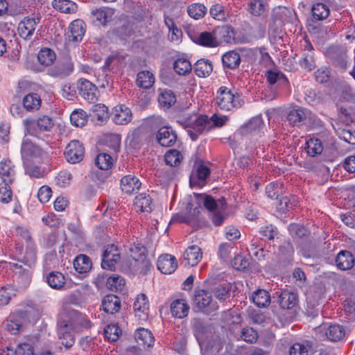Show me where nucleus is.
I'll return each instance as SVG.
<instances>
[{
    "label": "nucleus",
    "mask_w": 355,
    "mask_h": 355,
    "mask_svg": "<svg viewBox=\"0 0 355 355\" xmlns=\"http://www.w3.org/2000/svg\"><path fill=\"white\" fill-rule=\"evenodd\" d=\"M21 244H16V250L24 255L19 259V263H10L13 272V286L17 291L25 290L30 286L36 262V248L29 232L21 230Z\"/></svg>",
    "instance_id": "1"
},
{
    "label": "nucleus",
    "mask_w": 355,
    "mask_h": 355,
    "mask_svg": "<svg viewBox=\"0 0 355 355\" xmlns=\"http://www.w3.org/2000/svg\"><path fill=\"white\" fill-rule=\"evenodd\" d=\"M26 132L31 135L41 139L49 142L50 137L45 135L42 138L41 134L43 132H49L54 126L53 119L47 115H43L37 119L27 118L23 121Z\"/></svg>",
    "instance_id": "2"
},
{
    "label": "nucleus",
    "mask_w": 355,
    "mask_h": 355,
    "mask_svg": "<svg viewBox=\"0 0 355 355\" xmlns=\"http://www.w3.org/2000/svg\"><path fill=\"white\" fill-rule=\"evenodd\" d=\"M238 99L230 89L220 87L216 94V103L220 110L230 111L240 105Z\"/></svg>",
    "instance_id": "3"
},
{
    "label": "nucleus",
    "mask_w": 355,
    "mask_h": 355,
    "mask_svg": "<svg viewBox=\"0 0 355 355\" xmlns=\"http://www.w3.org/2000/svg\"><path fill=\"white\" fill-rule=\"evenodd\" d=\"M121 258L119 248L114 244L107 245L104 248L102 254L101 267L105 270L114 271Z\"/></svg>",
    "instance_id": "4"
},
{
    "label": "nucleus",
    "mask_w": 355,
    "mask_h": 355,
    "mask_svg": "<svg viewBox=\"0 0 355 355\" xmlns=\"http://www.w3.org/2000/svg\"><path fill=\"white\" fill-rule=\"evenodd\" d=\"M185 128L191 139L196 141L200 135L211 130V124L207 116L201 115L197 117L191 125H185Z\"/></svg>",
    "instance_id": "5"
},
{
    "label": "nucleus",
    "mask_w": 355,
    "mask_h": 355,
    "mask_svg": "<svg viewBox=\"0 0 355 355\" xmlns=\"http://www.w3.org/2000/svg\"><path fill=\"white\" fill-rule=\"evenodd\" d=\"M193 303L199 311L207 313L217 309V305L212 300L211 293L203 289L195 291Z\"/></svg>",
    "instance_id": "6"
},
{
    "label": "nucleus",
    "mask_w": 355,
    "mask_h": 355,
    "mask_svg": "<svg viewBox=\"0 0 355 355\" xmlns=\"http://www.w3.org/2000/svg\"><path fill=\"white\" fill-rule=\"evenodd\" d=\"M59 320H66L73 331H79L80 328H89L90 322L84 315L76 310L68 311V314L61 316Z\"/></svg>",
    "instance_id": "7"
},
{
    "label": "nucleus",
    "mask_w": 355,
    "mask_h": 355,
    "mask_svg": "<svg viewBox=\"0 0 355 355\" xmlns=\"http://www.w3.org/2000/svg\"><path fill=\"white\" fill-rule=\"evenodd\" d=\"M79 94L89 103H95L98 101V91L95 85L87 79L80 78L78 81Z\"/></svg>",
    "instance_id": "8"
},
{
    "label": "nucleus",
    "mask_w": 355,
    "mask_h": 355,
    "mask_svg": "<svg viewBox=\"0 0 355 355\" xmlns=\"http://www.w3.org/2000/svg\"><path fill=\"white\" fill-rule=\"evenodd\" d=\"M85 155V148L78 140L71 141L66 147L64 155L68 162L76 164L83 160Z\"/></svg>",
    "instance_id": "9"
},
{
    "label": "nucleus",
    "mask_w": 355,
    "mask_h": 355,
    "mask_svg": "<svg viewBox=\"0 0 355 355\" xmlns=\"http://www.w3.org/2000/svg\"><path fill=\"white\" fill-rule=\"evenodd\" d=\"M73 331L66 320H59L58 323V335L66 349L70 348L75 343Z\"/></svg>",
    "instance_id": "10"
},
{
    "label": "nucleus",
    "mask_w": 355,
    "mask_h": 355,
    "mask_svg": "<svg viewBox=\"0 0 355 355\" xmlns=\"http://www.w3.org/2000/svg\"><path fill=\"white\" fill-rule=\"evenodd\" d=\"M40 17H25L18 25V33L21 37L29 40L33 36L37 25L40 23Z\"/></svg>",
    "instance_id": "11"
},
{
    "label": "nucleus",
    "mask_w": 355,
    "mask_h": 355,
    "mask_svg": "<svg viewBox=\"0 0 355 355\" xmlns=\"http://www.w3.org/2000/svg\"><path fill=\"white\" fill-rule=\"evenodd\" d=\"M16 178L15 166L9 159L0 162V178L3 184H12Z\"/></svg>",
    "instance_id": "12"
},
{
    "label": "nucleus",
    "mask_w": 355,
    "mask_h": 355,
    "mask_svg": "<svg viewBox=\"0 0 355 355\" xmlns=\"http://www.w3.org/2000/svg\"><path fill=\"white\" fill-rule=\"evenodd\" d=\"M156 139L160 146L171 147L176 143L177 135L171 127L163 126L158 130Z\"/></svg>",
    "instance_id": "13"
},
{
    "label": "nucleus",
    "mask_w": 355,
    "mask_h": 355,
    "mask_svg": "<svg viewBox=\"0 0 355 355\" xmlns=\"http://www.w3.org/2000/svg\"><path fill=\"white\" fill-rule=\"evenodd\" d=\"M313 50L312 44L309 42L305 41L304 51L299 60V64L302 68L309 71L314 69L316 66Z\"/></svg>",
    "instance_id": "14"
},
{
    "label": "nucleus",
    "mask_w": 355,
    "mask_h": 355,
    "mask_svg": "<svg viewBox=\"0 0 355 355\" xmlns=\"http://www.w3.org/2000/svg\"><path fill=\"white\" fill-rule=\"evenodd\" d=\"M202 252L198 245L189 246L184 252L183 263L185 266H196L202 259Z\"/></svg>",
    "instance_id": "15"
},
{
    "label": "nucleus",
    "mask_w": 355,
    "mask_h": 355,
    "mask_svg": "<svg viewBox=\"0 0 355 355\" xmlns=\"http://www.w3.org/2000/svg\"><path fill=\"white\" fill-rule=\"evenodd\" d=\"M196 200L199 203L202 202L204 207L209 211H214L216 209H223L225 205V200L224 198H221L218 200H216L212 196L204 193H193Z\"/></svg>",
    "instance_id": "16"
},
{
    "label": "nucleus",
    "mask_w": 355,
    "mask_h": 355,
    "mask_svg": "<svg viewBox=\"0 0 355 355\" xmlns=\"http://www.w3.org/2000/svg\"><path fill=\"white\" fill-rule=\"evenodd\" d=\"M157 266L162 273L171 274L176 270L178 263L175 257L166 254L158 258Z\"/></svg>",
    "instance_id": "17"
},
{
    "label": "nucleus",
    "mask_w": 355,
    "mask_h": 355,
    "mask_svg": "<svg viewBox=\"0 0 355 355\" xmlns=\"http://www.w3.org/2000/svg\"><path fill=\"white\" fill-rule=\"evenodd\" d=\"M86 25L82 19L73 20L69 26V38L70 41L80 42L85 33Z\"/></svg>",
    "instance_id": "18"
},
{
    "label": "nucleus",
    "mask_w": 355,
    "mask_h": 355,
    "mask_svg": "<svg viewBox=\"0 0 355 355\" xmlns=\"http://www.w3.org/2000/svg\"><path fill=\"white\" fill-rule=\"evenodd\" d=\"M135 316L141 320H146L148 315V301L146 295L141 293L137 295L133 304Z\"/></svg>",
    "instance_id": "19"
},
{
    "label": "nucleus",
    "mask_w": 355,
    "mask_h": 355,
    "mask_svg": "<svg viewBox=\"0 0 355 355\" xmlns=\"http://www.w3.org/2000/svg\"><path fill=\"white\" fill-rule=\"evenodd\" d=\"M135 338L138 347L143 349L153 346L155 341L151 331L143 327L137 329L135 334Z\"/></svg>",
    "instance_id": "20"
},
{
    "label": "nucleus",
    "mask_w": 355,
    "mask_h": 355,
    "mask_svg": "<svg viewBox=\"0 0 355 355\" xmlns=\"http://www.w3.org/2000/svg\"><path fill=\"white\" fill-rule=\"evenodd\" d=\"M114 10L108 8H101L93 10L91 12V17L93 22L96 25L105 26L111 21L114 15Z\"/></svg>",
    "instance_id": "21"
},
{
    "label": "nucleus",
    "mask_w": 355,
    "mask_h": 355,
    "mask_svg": "<svg viewBox=\"0 0 355 355\" xmlns=\"http://www.w3.org/2000/svg\"><path fill=\"white\" fill-rule=\"evenodd\" d=\"M73 71V64L71 60H66L49 69V74L55 78H64Z\"/></svg>",
    "instance_id": "22"
},
{
    "label": "nucleus",
    "mask_w": 355,
    "mask_h": 355,
    "mask_svg": "<svg viewBox=\"0 0 355 355\" xmlns=\"http://www.w3.org/2000/svg\"><path fill=\"white\" fill-rule=\"evenodd\" d=\"M132 119L131 110L125 105L116 106L113 110L112 120L118 125H125Z\"/></svg>",
    "instance_id": "23"
},
{
    "label": "nucleus",
    "mask_w": 355,
    "mask_h": 355,
    "mask_svg": "<svg viewBox=\"0 0 355 355\" xmlns=\"http://www.w3.org/2000/svg\"><path fill=\"white\" fill-rule=\"evenodd\" d=\"M26 316V312L24 311H18L11 315L6 324L7 330L12 334H17L22 328V321Z\"/></svg>",
    "instance_id": "24"
},
{
    "label": "nucleus",
    "mask_w": 355,
    "mask_h": 355,
    "mask_svg": "<svg viewBox=\"0 0 355 355\" xmlns=\"http://www.w3.org/2000/svg\"><path fill=\"white\" fill-rule=\"evenodd\" d=\"M335 262L340 270H347L355 266V258L349 251H340L336 256Z\"/></svg>",
    "instance_id": "25"
},
{
    "label": "nucleus",
    "mask_w": 355,
    "mask_h": 355,
    "mask_svg": "<svg viewBox=\"0 0 355 355\" xmlns=\"http://www.w3.org/2000/svg\"><path fill=\"white\" fill-rule=\"evenodd\" d=\"M141 183L139 178L135 175H128L121 180V188L125 193L131 194L137 191L141 187Z\"/></svg>",
    "instance_id": "26"
},
{
    "label": "nucleus",
    "mask_w": 355,
    "mask_h": 355,
    "mask_svg": "<svg viewBox=\"0 0 355 355\" xmlns=\"http://www.w3.org/2000/svg\"><path fill=\"white\" fill-rule=\"evenodd\" d=\"M210 173L209 168L200 164L196 166V173L191 174L189 179L190 185L193 186H202L204 182Z\"/></svg>",
    "instance_id": "27"
},
{
    "label": "nucleus",
    "mask_w": 355,
    "mask_h": 355,
    "mask_svg": "<svg viewBox=\"0 0 355 355\" xmlns=\"http://www.w3.org/2000/svg\"><path fill=\"white\" fill-rule=\"evenodd\" d=\"M189 306L184 299H177L171 304V312L173 316L178 318H184L187 316Z\"/></svg>",
    "instance_id": "28"
},
{
    "label": "nucleus",
    "mask_w": 355,
    "mask_h": 355,
    "mask_svg": "<svg viewBox=\"0 0 355 355\" xmlns=\"http://www.w3.org/2000/svg\"><path fill=\"white\" fill-rule=\"evenodd\" d=\"M218 45L219 43H231L234 38V30L231 26H218L214 29Z\"/></svg>",
    "instance_id": "29"
},
{
    "label": "nucleus",
    "mask_w": 355,
    "mask_h": 355,
    "mask_svg": "<svg viewBox=\"0 0 355 355\" xmlns=\"http://www.w3.org/2000/svg\"><path fill=\"white\" fill-rule=\"evenodd\" d=\"M305 151L311 157L320 155L323 152L326 153L322 141L318 138H311L306 141Z\"/></svg>",
    "instance_id": "30"
},
{
    "label": "nucleus",
    "mask_w": 355,
    "mask_h": 355,
    "mask_svg": "<svg viewBox=\"0 0 355 355\" xmlns=\"http://www.w3.org/2000/svg\"><path fill=\"white\" fill-rule=\"evenodd\" d=\"M103 310L110 314L118 312L121 309V300L115 295H107L102 300Z\"/></svg>",
    "instance_id": "31"
},
{
    "label": "nucleus",
    "mask_w": 355,
    "mask_h": 355,
    "mask_svg": "<svg viewBox=\"0 0 355 355\" xmlns=\"http://www.w3.org/2000/svg\"><path fill=\"white\" fill-rule=\"evenodd\" d=\"M21 157L24 161L29 157H37L42 154V148L28 140L24 139L21 147Z\"/></svg>",
    "instance_id": "32"
},
{
    "label": "nucleus",
    "mask_w": 355,
    "mask_h": 355,
    "mask_svg": "<svg viewBox=\"0 0 355 355\" xmlns=\"http://www.w3.org/2000/svg\"><path fill=\"white\" fill-rule=\"evenodd\" d=\"M134 206L137 211L150 212L153 210L152 198L148 194L140 193L135 197Z\"/></svg>",
    "instance_id": "33"
},
{
    "label": "nucleus",
    "mask_w": 355,
    "mask_h": 355,
    "mask_svg": "<svg viewBox=\"0 0 355 355\" xmlns=\"http://www.w3.org/2000/svg\"><path fill=\"white\" fill-rule=\"evenodd\" d=\"M297 294L288 291H284L278 297V303L284 309H291L297 304Z\"/></svg>",
    "instance_id": "34"
},
{
    "label": "nucleus",
    "mask_w": 355,
    "mask_h": 355,
    "mask_svg": "<svg viewBox=\"0 0 355 355\" xmlns=\"http://www.w3.org/2000/svg\"><path fill=\"white\" fill-rule=\"evenodd\" d=\"M253 303L258 307H266L270 303V293L265 289H257L251 297Z\"/></svg>",
    "instance_id": "35"
},
{
    "label": "nucleus",
    "mask_w": 355,
    "mask_h": 355,
    "mask_svg": "<svg viewBox=\"0 0 355 355\" xmlns=\"http://www.w3.org/2000/svg\"><path fill=\"white\" fill-rule=\"evenodd\" d=\"M222 62L225 68L234 69H236L241 63V56L237 52L230 51L223 55Z\"/></svg>",
    "instance_id": "36"
},
{
    "label": "nucleus",
    "mask_w": 355,
    "mask_h": 355,
    "mask_svg": "<svg viewBox=\"0 0 355 355\" xmlns=\"http://www.w3.org/2000/svg\"><path fill=\"white\" fill-rule=\"evenodd\" d=\"M30 347L31 342L28 341L27 337L22 342L18 343L16 348L8 347L6 351H3L1 355H27Z\"/></svg>",
    "instance_id": "37"
},
{
    "label": "nucleus",
    "mask_w": 355,
    "mask_h": 355,
    "mask_svg": "<svg viewBox=\"0 0 355 355\" xmlns=\"http://www.w3.org/2000/svg\"><path fill=\"white\" fill-rule=\"evenodd\" d=\"M92 261L85 254H80L73 261V267L76 272L80 274L86 273L92 268Z\"/></svg>",
    "instance_id": "38"
},
{
    "label": "nucleus",
    "mask_w": 355,
    "mask_h": 355,
    "mask_svg": "<svg viewBox=\"0 0 355 355\" xmlns=\"http://www.w3.org/2000/svg\"><path fill=\"white\" fill-rule=\"evenodd\" d=\"M53 7L63 13L71 14L77 11L78 6L69 0H53Z\"/></svg>",
    "instance_id": "39"
},
{
    "label": "nucleus",
    "mask_w": 355,
    "mask_h": 355,
    "mask_svg": "<svg viewBox=\"0 0 355 355\" xmlns=\"http://www.w3.org/2000/svg\"><path fill=\"white\" fill-rule=\"evenodd\" d=\"M155 83V76L149 71H141L137 73V85L144 89L150 88Z\"/></svg>",
    "instance_id": "40"
},
{
    "label": "nucleus",
    "mask_w": 355,
    "mask_h": 355,
    "mask_svg": "<svg viewBox=\"0 0 355 355\" xmlns=\"http://www.w3.org/2000/svg\"><path fill=\"white\" fill-rule=\"evenodd\" d=\"M193 69L198 76L206 77L212 71L213 67L209 60L201 59L195 63Z\"/></svg>",
    "instance_id": "41"
},
{
    "label": "nucleus",
    "mask_w": 355,
    "mask_h": 355,
    "mask_svg": "<svg viewBox=\"0 0 355 355\" xmlns=\"http://www.w3.org/2000/svg\"><path fill=\"white\" fill-rule=\"evenodd\" d=\"M23 105L28 111L37 110L41 106L40 96L35 93L26 95L23 98Z\"/></svg>",
    "instance_id": "42"
},
{
    "label": "nucleus",
    "mask_w": 355,
    "mask_h": 355,
    "mask_svg": "<svg viewBox=\"0 0 355 355\" xmlns=\"http://www.w3.org/2000/svg\"><path fill=\"white\" fill-rule=\"evenodd\" d=\"M92 117L99 124L103 123L109 117L108 109L103 104H96L92 107Z\"/></svg>",
    "instance_id": "43"
},
{
    "label": "nucleus",
    "mask_w": 355,
    "mask_h": 355,
    "mask_svg": "<svg viewBox=\"0 0 355 355\" xmlns=\"http://www.w3.org/2000/svg\"><path fill=\"white\" fill-rule=\"evenodd\" d=\"M46 279L49 286L54 289L60 290L65 284V277L59 272H50Z\"/></svg>",
    "instance_id": "44"
},
{
    "label": "nucleus",
    "mask_w": 355,
    "mask_h": 355,
    "mask_svg": "<svg viewBox=\"0 0 355 355\" xmlns=\"http://www.w3.org/2000/svg\"><path fill=\"white\" fill-rule=\"evenodd\" d=\"M17 289L13 285L8 284L0 288V306L9 304L12 297L15 296Z\"/></svg>",
    "instance_id": "45"
},
{
    "label": "nucleus",
    "mask_w": 355,
    "mask_h": 355,
    "mask_svg": "<svg viewBox=\"0 0 355 355\" xmlns=\"http://www.w3.org/2000/svg\"><path fill=\"white\" fill-rule=\"evenodd\" d=\"M345 329L339 324H331L325 331L327 339L334 342L341 340L345 336Z\"/></svg>",
    "instance_id": "46"
},
{
    "label": "nucleus",
    "mask_w": 355,
    "mask_h": 355,
    "mask_svg": "<svg viewBox=\"0 0 355 355\" xmlns=\"http://www.w3.org/2000/svg\"><path fill=\"white\" fill-rule=\"evenodd\" d=\"M267 7L268 4L263 0H252L248 3L249 11L254 16H263Z\"/></svg>",
    "instance_id": "47"
},
{
    "label": "nucleus",
    "mask_w": 355,
    "mask_h": 355,
    "mask_svg": "<svg viewBox=\"0 0 355 355\" xmlns=\"http://www.w3.org/2000/svg\"><path fill=\"white\" fill-rule=\"evenodd\" d=\"M175 71L180 76H185L192 69L190 61L187 58H178L173 63Z\"/></svg>",
    "instance_id": "48"
},
{
    "label": "nucleus",
    "mask_w": 355,
    "mask_h": 355,
    "mask_svg": "<svg viewBox=\"0 0 355 355\" xmlns=\"http://www.w3.org/2000/svg\"><path fill=\"white\" fill-rule=\"evenodd\" d=\"M25 173L33 178H41L45 175V171L41 167L30 162L24 161Z\"/></svg>",
    "instance_id": "49"
},
{
    "label": "nucleus",
    "mask_w": 355,
    "mask_h": 355,
    "mask_svg": "<svg viewBox=\"0 0 355 355\" xmlns=\"http://www.w3.org/2000/svg\"><path fill=\"white\" fill-rule=\"evenodd\" d=\"M196 43L206 47H215L218 46L214 31L213 33L209 32L201 33L196 40Z\"/></svg>",
    "instance_id": "50"
},
{
    "label": "nucleus",
    "mask_w": 355,
    "mask_h": 355,
    "mask_svg": "<svg viewBox=\"0 0 355 355\" xmlns=\"http://www.w3.org/2000/svg\"><path fill=\"white\" fill-rule=\"evenodd\" d=\"M199 345L202 351L204 350L205 352H210L212 354L218 353L222 349V342L218 338L207 342L199 341Z\"/></svg>",
    "instance_id": "51"
},
{
    "label": "nucleus",
    "mask_w": 355,
    "mask_h": 355,
    "mask_svg": "<svg viewBox=\"0 0 355 355\" xmlns=\"http://www.w3.org/2000/svg\"><path fill=\"white\" fill-rule=\"evenodd\" d=\"M306 118L305 110L302 108L294 109L290 111L287 116V120L293 125L299 126Z\"/></svg>",
    "instance_id": "52"
},
{
    "label": "nucleus",
    "mask_w": 355,
    "mask_h": 355,
    "mask_svg": "<svg viewBox=\"0 0 355 355\" xmlns=\"http://www.w3.org/2000/svg\"><path fill=\"white\" fill-rule=\"evenodd\" d=\"M55 52L49 48L42 49L37 54L38 61L40 64L45 66L51 65L55 60Z\"/></svg>",
    "instance_id": "53"
},
{
    "label": "nucleus",
    "mask_w": 355,
    "mask_h": 355,
    "mask_svg": "<svg viewBox=\"0 0 355 355\" xmlns=\"http://www.w3.org/2000/svg\"><path fill=\"white\" fill-rule=\"evenodd\" d=\"M311 11L313 18L317 20H323L329 15V7L322 3H316L313 4Z\"/></svg>",
    "instance_id": "54"
},
{
    "label": "nucleus",
    "mask_w": 355,
    "mask_h": 355,
    "mask_svg": "<svg viewBox=\"0 0 355 355\" xmlns=\"http://www.w3.org/2000/svg\"><path fill=\"white\" fill-rule=\"evenodd\" d=\"M70 121L76 127H83L87 121V115L83 110H74L70 115Z\"/></svg>",
    "instance_id": "55"
},
{
    "label": "nucleus",
    "mask_w": 355,
    "mask_h": 355,
    "mask_svg": "<svg viewBox=\"0 0 355 355\" xmlns=\"http://www.w3.org/2000/svg\"><path fill=\"white\" fill-rule=\"evenodd\" d=\"M158 101L162 107L169 108L176 102V97L172 91L164 90L159 94Z\"/></svg>",
    "instance_id": "56"
},
{
    "label": "nucleus",
    "mask_w": 355,
    "mask_h": 355,
    "mask_svg": "<svg viewBox=\"0 0 355 355\" xmlns=\"http://www.w3.org/2000/svg\"><path fill=\"white\" fill-rule=\"evenodd\" d=\"M124 285L125 279L118 275L109 277L106 281V286L111 291H122Z\"/></svg>",
    "instance_id": "57"
},
{
    "label": "nucleus",
    "mask_w": 355,
    "mask_h": 355,
    "mask_svg": "<svg viewBox=\"0 0 355 355\" xmlns=\"http://www.w3.org/2000/svg\"><path fill=\"white\" fill-rule=\"evenodd\" d=\"M209 13L214 19L218 21L225 20L229 15L227 9L220 3L213 5L210 8Z\"/></svg>",
    "instance_id": "58"
},
{
    "label": "nucleus",
    "mask_w": 355,
    "mask_h": 355,
    "mask_svg": "<svg viewBox=\"0 0 355 355\" xmlns=\"http://www.w3.org/2000/svg\"><path fill=\"white\" fill-rule=\"evenodd\" d=\"M95 163L96 166L101 170H107L113 164L112 157L107 153H102L97 155Z\"/></svg>",
    "instance_id": "59"
},
{
    "label": "nucleus",
    "mask_w": 355,
    "mask_h": 355,
    "mask_svg": "<svg viewBox=\"0 0 355 355\" xmlns=\"http://www.w3.org/2000/svg\"><path fill=\"white\" fill-rule=\"evenodd\" d=\"M206 7L201 3H192L187 8L188 15L195 19H198L203 17L206 13Z\"/></svg>",
    "instance_id": "60"
},
{
    "label": "nucleus",
    "mask_w": 355,
    "mask_h": 355,
    "mask_svg": "<svg viewBox=\"0 0 355 355\" xmlns=\"http://www.w3.org/2000/svg\"><path fill=\"white\" fill-rule=\"evenodd\" d=\"M277 200V207L281 212H285L286 211L291 209L296 205V200L294 196L291 198L288 196L279 197Z\"/></svg>",
    "instance_id": "61"
},
{
    "label": "nucleus",
    "mask_w": 355,
    "mask_h": 355,
    "mask_svg": "<svg viewBox=\"0 0 355 355\" xmlns=\"http://www.w3.org/2000/svg\"><path fill=\"white\" fill-rule=\"evenodd\" d=\"M164 159L166 164L171 166H176L180 164L182 155L178 150L171 149L165 154Z\"/></svg>",
    "instance_id": "62"
},
{
    "label": "nucleus",
    "mask_w": 355,
    "mask_h": 355,
    "mask_svg": "<svg viewBox=\"0 0 355 355\" xmlns=\"http://www.w3.org/2000/svg\"><path fill=\"white\" fill-rule=\"evenodd\" d=\"M121 334V329L116 324H108L104 329V336L108 340L116 341Z\"/></svg>",
    "instance_id": "63"
},
{
    "label": "nucleus",
    "mask_w": 355,
    "mask_h": 355,
    "mask_svg": "<svg viewBox=\"0 0 355 355\" xmlns=\"http://www.w3.org/2000/svg\"><path fill=\"white\" fill-rule=\"evenodd\" d=\"M291 235L295 239H302L308 236L309 232L304 226L293 223L288 227Z\"/></svg>",
    "instance_id": "64"
}]
</instances>
